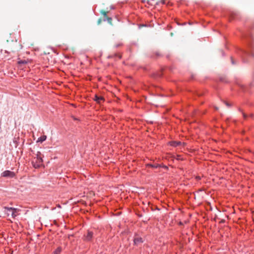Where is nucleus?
<instances>
[{"mask_svg": "<svg viewBox=\"0 0 254 254\" xmlns=\"http://www.w3.org/2000/svg\"><path fill=\"white\" fill-rule=\"evenodd\" d=\"M4 212L6 213L8 216L11 215L12 217L13 218H14L18 215L17 212L18 211V209L17 208L4 207Z\"/></svg>", "mask_w": 254, "mask_h": 254, "instance_id": "obj_1", "label": "nucleus"}, {"mask_svg": "<svg viewBox=\"0 0 254 254\" xmlns=\"http://www.w3.org/2000/svg\"><path fill=\"white\" fill-rule=\"evenodd\" d=\"M32 164L33 166L37 169L40 168L43 164V159L42 158H34L32 161Z\"/></svg>", "mask_w": 254, "mask_h": 254, "instance_id": "obj_2", "label": "nucleus"}, {"mask_svg": "<svg viewBox=\"0 0 254 254\" xmlns=\"http://www.w3.org/2000/svg\"><path fill=\"white\" fill-rule=\"evenodd\" d=\"M1 176L4 178H13L15 176V174L12 171L5 170L1 173Z\"/></svg>", "mask_w": 254, "mask_h": 254, "instance_id": "obj_3", "label": "nucleus"}, {"mask_svg": "<svg viewBox=\"0 0 254 254\" xmlns=\"http://www.w3.org/2000/svg\"><path fill=\"white\" fill-rule=\"evenodd\" d=\"M169 144L173 147H177L180 145L185 146L186 145V143L181 141H172L169 142Z\"/></svg>", "mask_w": 254, "mask_h": 254, "instance_id": "obj_4", "label": "nucleus"}, {"mask_svg": "<svg viewBox=\"0 0 254 254\" xmlns=\"http://www.w3.org/2000/svg\"><path fill=\"white\" fill-rule=\"evenodd\" d=\"M230 17L233 19H238L239 18V13L237 11H231L230 13Z\"/></svg>", "mask_w": 254, "mask_h": 254, "instance_id": "obj_5", "label": "nucleus"}, {"mask_svg": "<svg viewBox=\"0 0 254 254\" xmlns=\"http://www.w3.org/2000/svg\"><path fill=\"white\" fill-rule=\"evenodd\" d=\"M93 236V233L90 231H88L86 235L85 236L84 240L90 241L92 240Z\"/></svg>", "mask_w": 254, "mask_h": 254, "instance_id": "obj_6", "label": "nucleus"}, {"mask_svg": "<svg viewBox=\"0 0 254 254\" xmlns=\"http://www.w3.org/2000/svg\"><path fill=\"white\" fill-rule=\"evenodd\" d=\"M94 100L99 104H101L104 101V98L102 96H98L97 95H95L94 96Z\"/></svg>", "mask_w": 254, "mask_h": 254, "instance_id": "obj_7", "label": "nucleus"}, {"mask_svg": "<svg viewBox=\"0 0 254 254\" xmlns=\"http://www.w3.org/2000/svg\"><path fill=\"white\" fill-rule=\"evenodd\" d=\"M29 61L28 60H20L17 62V64L19 65V68L21 69H23L24 67H23V65L26 64L28 63Z\"/></svg>", "mask_w": 254, "mask_h": 254, "instance_id": "obj_8", "label": "nucleus"}, {"mask_svg": "<svg viewBox=\"0 0 254 254\" xmlns=\"http://www.w3.org/2000/svg\"><path fill=\"white\" fill-rule=\"evenodd\" d=\"M143 243V240L141 237H137L134 238L133 243L135 245Z\"/></svg>", "mask_w": 254, "mask_h": 254, "instance_id": "obj_9", "label": "nucleus"}, {"mask_svg": "<svg viewBox=\"0 0 254 254\" xmlns=\"http://www.w3.org/2000/svg\"><path fill=\"white\" fill-rule=\"evenodd\" d=\"M146 166L147 167H151V168H159L160 166H161V164H147L146 165Z\"/></svg>", "mask_w": 254, "mask_h": 254, "instance_id": "obj_10", "label": "nucleus"}, {"mask_svg": "<svg viewBox=\"0 0 254 254\" xmlns=\"http://www.w3.org/2000/svg\"><path fill=\"white\" fill-rule=\"evenodd\" d=\"M46 138H47V137L46 135H42L38 139L37 141L40 142H43L46 139Z\"/></svg>", "mask_w": 254, "mask_h": 254, "instance_id": "obj_11", "label": "nucleus"}, {"mask_svg": "<svg viewBox=\"0 0 254 254\" xmlns=\"http://www.w3.org/2000/svg\"><path fill=\"white\" fill-rule=\"evenodd\" d=\"M62 251V248L58 247L54 252V254H60Z\"/></svg>", "mask_w": 254, "mask_h": 254, "instance_id": "obj_12", "label": "nucleus"}, {"mask_svg": "<svg viewBox=\"0 0 254 254\" xmlns=\"http://www.w3.org/2000/svg\"><path fill=\"white\" fill-rule=\"evenodd\" d=\"M220 80L222 82H228L227 79L225 77H221L220 78Z\"/></svg>", "mask_w": 254, "mask_h": 254, "instance_id": "obj_13", "label": "nucleus"}, {"mask_svg": "<svg viewBox=\"0 0 254 254\" xmlns=\"http://www.w3.org/2000/svg\"><path fill=\"white\" fill-rule=\"evenodd\" d=\"M36 157L35 158H42V154L40 151H38L37 153L36 154Z\"/></svg>", "mask_w": 254, "mask_h": 254, "instance_id": "obj_14", "label": "nucleus"}, {"mask_svg": "<svg viewBox=\"0 0 254 254\" xmlns=\"http://www.w3.org/2000/svg\"><path fill=\"white\" fill-rule=\"evenodd\" d=\"M224 103H225V105H226L228 107H231V106H232V105H231L230 103H228V102H227L224 101Z\"/></svg>", "mask_w": 254, "mask_h": 254, "instance_id": "obj_15", "label": "nucleus"}, {"mask_svg": "<svg viewBox=\"0 0 254 254\" xmlns=\"http://www.w3.org/2000/svg\"><path fill=\"white\" fill-rule=\"evenodd\" d=\"M107 20L108 21V22L110 23H112V18L111 17H107Z\"/></svg>", "mask_w": 254, "mask_h": 254, "instance_id": "obj_16", "label": "nucleus"}, {"mask_svg": "<svg viewBox=\"0 0 254 254\" xmlns=\"http://www.w3.org/2000/svg\"><path fill=\"white\" fill-rule=\"evenodd\" d=\"M161 166H160L159 168H164L165 169H168V167L167 166L164 165L163 164H161Z\"/></svg>", "mask_w": 254, "mask_h": 254, "instance_id": "obj_17", "label": "nucleus"}, {"mask_svg": "<svg viewBox=\"0 0 254 254\" xmlns=\"http://www.w3.org/2000/svg\"><path fill=\"white\" fill-rule=\"evenodd\" d=\"M122 45V43H119V44H116V45H115V47H116V48H118V47H119L120 46H121Z\"/></svg>", "mask_w": 254, "mask_h": 254, "instance_id": "obj_18", "label": "nucleus"}, {"mask_svg": "<svg viewBox=\"0 0 254 254\" xmlns=\"http://www.w3.org/2000/svg\"><path fill=\"white\" fill-rule=\"evenodd\" d=\"M102 14L103 15H104V16L105 17V16H106V15H107V12H106V11H103V12H102Z\"/></svg>", "mask_w": 254, "mask_h": 254, "instance_id": "obj_19", "label": "nucleus"}, {"mask_svg": "<svg viewBox=\"0 0 254 254\" xmlns=\"http://www.w3.org/2000/svg\"><path fill=\"white\" fill-rule=\"evenodd\" d=\"M242 114H243L244 118L246 119L247 118V115L243 112H242Z\"/></svg>", "mask_w": 254, "mask_h": 254, "instance_id": "obj_20", "label": "nucleus"}, {"mask_svg": "<svg viewBox=\"0 0 254 254\" xmlns=\"http://www.w3.org/2000/svg\"><path fill=\"white\" fill-rule=\"evenodd\" d=\"M231 63L233 64H234L235 63V62L234 61V60L232 58H231Z\"/></svg>", "mask_w": 254, "mask_h": 254, "instance_id": "obj_21", "label": "nucleus"}, {"mask_svg": "<svg viewBox=\"0 0 254 254\" xmlns=\"http://www.w3.org/2000/svg\"><path fill=\"white\" fill-rule=\"evenodd\" d=\"M196 179H197V180H200V177H196Z\"/></svg>", "mask_w": 254, "mask_h": 254, "instance_id": "obj_22", "label": "nucleus"}, {"mask_svg": "<svg viewBox=\"0 0 254 254\" xmlns=\"http://www.w3.org/2000/svg\"><path fill=\"white\" fill-rule=\"evenodd\" d=\"M73 119L74 120H78L77 119H76L75 117H73Z\"/></svg>", "mask_w": 254, "mask_h": 254, "instance_id": "obj_23", "label": "nucleus"}, {"mask_svg": "<svg viewBox=\"0 0 254 254\" xmlns=\"http://www.w3.org/2000/svg\"><path fill=\"white\" fill-rule=\"evenodd\" d=\"M215 109L216 110H218V108L217 107H215Z\"/></svg>", "mask_w": 254, "mask_h": 254, "instance_id": "obj_24", "label": "nucleus"}, {"mask_svg": "<svg viewBox=\"0 0 254 254\" xmlns=\"http://www.w3.org/2000/svg\"><path fill=\"white\" fill-rule=\"evenodd\" d=\"M156 55H157V56H160V55H159V53H156Z\"/></svg>", "mask_w": 254, "mask_h": 254, "instance_id": "obj_25", "label": "nucleus"}, {"mask_svg": "<svg viewBox=\"0 0 254 254\" xmlns=\"http://www.w3.org/2000/svg\"><path fill=\"white\" fill-rule=\"evenodd\" d=\"M13 251H12L11 252H10V254H13Z\"/></svg>", "mask_w": 254, "mask_h": 254, "instance_id": "obj_26", "label": "nucleus"}, {"mask_svg": "<svg viewBox=\"0 0 254 254\" xmlns=\"http://www.w3.org/2000/svg\"><path fill=\"white\" fill-rule=\"evenodd\" d=\"M100 21H101V19H99V21H98V23H100Z\"/></svg>", "mask_w": 254, "mask_h": 254, "instance_id": "obj_27", "label": "nucleus"}, {"mask_svg": "<svg viewBox=\"0 0 254 254\" xmlns=\"http://www.w3.org/2000/svg\"><path fill=\"white\" fill-rule=\"evenodd\" d=\"M59 207H61V206L60 205H58V206Z\"/></svg>", "mask_w": 254, "mask_h": 254, "instance_id": "obj_28", "label": "nucleus"}]
</instances>
